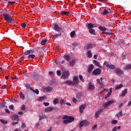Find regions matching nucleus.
<instances>
[{"instance_id": "nucleus-54", "label": "nucleus", "mask_w": 131, "mask_h": 131, "mask_svg": "<svg viewBox=\"0 0 131 131\" xmlns=\"http://www.w3.org/2000/svg\"><path fill=\"white\" fill-rule=\"evenodd\" d=\"M57 75H58V76H61V71H60V70H58V71H57Z\"/></svg>"}, {"instance_id": "nucleus-27", "label": "nucleus", "mask_w": 131, "mask_h": 131, "mask_svg": "<svg viewBox=\"0 0 131 131\" xmlns=\"http://www.w3.org/2000/svg\"><path fill=\"white\" fill-rule=\"evenodd\" d=\"M93 63L96 66L101 67V64H100V62H98L97 60H94Z\"/></svg>"}, {"instance_id": "nucleus-36", "label": "nucleus", "mask_w": 131, "mask_h": 131, "mask_svg": "<svg viewBox=\"0 0 131 131\" xmlns=\"http://www.w3.org/2000/svg\"><path fill=\"white\" fill-rule=\"evenodd\" d=\"M48 41V40L47 39H43V40H41V45L42 46H43L44 45H46V43H47V42Z\"/></svg>"}, {"instance_id": "nucleus-26", "label": "nucleus", "mask_w": 131, "mask_h": 131, "mask_svg": "<svg viewBox=\"0 0 131 131\" xmlns=\"http://www.w3.org/2000/svg\"><path fill=\"white\" fill-rule=\"evenodd\" d=\"M12 119L18 121V120H19V116H18V115H14L12 117Z\"/></svg>"}, {"instance_id": "nucleus-61", "label": "nucleus", "mask_w": 131, "mask_h": 131, "mask_svg": "<svg viewBox=\"0 0 131 131\" xmlns=\"http://www.w3.org/2000/svg\"><path fill=\"white\" fill-rule=\"evenodd\" d=\"M15 2H8V4L10 5V4H11V5H14V4H15Z\"/></svg>"}, {"instance_id": "nucleus-31", "label": "nucleus", "mask_w": 131, "mask_h": 131, "mask_svg": "<svg viewBox=\"0 0 131 131\" xmlns=\"http://www.w3.org/2000/svg\"><path fill=\"white\" fill-rule=\"evenodd\" d=\"M19 96L20 99H21V100H24V99H25V96L24 95V94H23V93H19Z\"/></svg>"}, {"instance_id": "nucleus-35", "label": "nucleus", "mask_w": 131, "mask_h": 131, "mask_svg": "<svg viewBox=\"0 0 131 131\" xmlns=\"http://www.w3.org/2000/svg\"><path fill=\"white\" fill-rule=\"evenodd\" d=\"M122 86H123V84H120V85H118L116 86L115 90H119V89H121V88H122Z\"/></svg>"}, {"instance_id": "nucleus-45", "label": "nucleus", "mask_w": 131, "mask_h": 131, "mask_svg": "<svg viewBox=\"0 0 131 131\" xmlns=\"http://www.w3.org/2000/svg\"><path fill=\"white\" fill-rule=\"evenodd\" d=\"M117 117H119L120 116H122V112L120 111L116 115Z\"/></svg>"}, {"instance_id": "nucleus-41", "label": "nucleus", "mask_w": 131, "mask_h": 131, "mask_svg": "<svg viewBox=\"0 0 131 131\" xmlns=\"http://www.w3.org/2000/svg\"><path fill=\"white\" fill-rule=\"evenodd\" d=\"M71 37H74L75 36V31H73L70 33Z\"/></svg>"}, {"instance_id": "nucleus-24", "label": "nucleus", "mask_w": 131, "mask_h": 131, "mask_svg": "<svg viewBox=\"0 0 131 131\" xmlns=\"http://www.w3.org/2000/svg\"><path fill=\"white\" fill-rule=\"evenodd\" d=\"M60 14H61V15H66V16H69L70 13L67 11H61Z\"/></svg>"}, {"instance_id": "nucleus-21", "label": "nucleus", "mask_w": 131, "mask_h": 131, "mask_svg": "<svg viewBox=\"0 0 131 131\" xmlns=\"http://www.w3.org/2000/svg\"><path fill=\"white\" fill-rule=\"evenodd\" d=\"M89 90L90 91H94L95 90V86L92 84V83H89Z\"/></svg>"}, {"instance_id": "nucleus-39", "label": "nucleus", "mask_w": 131, "mask_h": 131, "mask_svg": "<svg viewBox=\"0 0 131 131\" xmlns=\"http://www.w3.org/2000/svg\"><path fill=\"white\" fill-rule=\"evenodd\" d=\"M45 99H47V97L46 96L40 97L38 99V101H43Z\"/></svg>"}, {"instance_id": "nucleus-19", "label": "nucleus", "mask_w": 131, "mask_h": 131, "mask_svg": "<svg viewBox=\"0 0 131 131\" xmlns=\"http://www.w3.org/2000/svg\"><path fill=\"white\" fill-rule=\"evenodd\" d=\"M89 33H90L91 34H93V35H96V30H95V29H89Z\"/></svg>"}, {"instance_id": "nucleus-12", "label": "nucleus", "mask_w": 131, "mask_h": 131, "mask_svg": "<svg viewBox=\"0 0 131 131\" xmlns=\"http://www.w3.org/2000/svg\"><path fill=\"white\" fill-rule=\"evenodd\" d=\"M64 84H69V85H74V83L72 81L67 80L64 82Z\"/></svg>"}, {"instance_id": "nucleus-9", "label": "nucleus", "mask_w": 131, "mask_h": 131, "mask_svg": "<svg viewBox=\"0 0 131 131\" xmlns=\"http://www.w3.org/2000/svg\"><path fill=\"white\" fill-rule=\"evenodd\" d=\"M54 29L55 31H57V32H61L63 30L58 25H55Z\"/></svg>"}, {"instance_id": "nucleus-18", "label": "nucleus", "mask_w": 131, "mask_h": 131, "mask_svg": "<svg viewBox=\"0 0 131 131\" xmlns=\"http://www.w3.org/2000/svg\"><path fill=\"white\" fill-rule=\"evenodd\" d=\"M96 81L97 84H99L101 86H104V82H101L99 79H97Z\"/></svg>"}, {"instance_id": "nucleus-64", "label": "nucleus", "mask_w": 131, "mask_h": 131, "mask_svg": "<svg viewBox=\"0 0 131 131\" xmlns=\"http://www.w3.org/2000/svg\"><path fill=\"white\" fill-rule=\"evenodd\" d=\"M97 58H98V55H95L94 56V58L96 60H97Z\"/></svg>"}, {"instance_id": "nucleus-49", "label": "nucleus", "mask_w": 131, "mask_h": 131, "mask_svg": "<svg viewBox=\"0 0 131 131\" xmlns=\"http://www.w3.org/2000/svg\"><path fill=\"white\" fill-rule=\"evenodd\" d=\"M26 89H30L31 90V89H32L31 88V86L30 85V84H26Z\"/></svg>"}, {"instance_id": "nucleus-55", "label": "nucleus", "mask_w": 131, "mask_h": 131, "mask_svg": "<svg viewBox=\"0 0 131 131\" xmlns=\"http://www.w3.org/2000/svg\"><path fill=\"white\" fill-rule=\"evenodd\" d=\"M26 26H27V25H26V24L25 23H24L21 24V27H23L24 28H25V27H26Z\"/></svg>"}, {"instance_id": "nucleus-63", "label": "nucleus", "mask_w": 131, "mask_h": 131, "mask_svg": "<svg viewBox=\"0 0 131 131\" xmlns=\"http://www.w3.org/2000/svg\"><path fill=\"white\" fill-rule=\"evenodd\" d=\"M65 103V101H64V99H62L60 101V104L62 105V104H64Z\"/></svg>"}, {"instance_id": "nucleus-60", "label": "nucleus", "mask_w": 131, "mask_h": 131, "mask_svg": "<svg viewBox=\"0 0 131 131\" xmlns=\"http://www.w3.org/2000/svg\"><path fill=\"white\" fill-rule=\"evenodd\" d=\"M55 64H56L57 65H59V64H60V63L59 62V60H56L55 61Z\"/></svg>"}, {"instance_id": "nucleus-3", "label": "nucleus", "mask_w": 131, "mask_h": 131, "mask_svg": "<svg viewBox=\"0 0 131 131\" xmlns=\"http://www.w3.org/2000/svg\"><path fill=\"white\" fill-rule=\"evenodd\" d=\"M101 73H102V71H101V69L98 68L93 71L92 75H94V76H96V75H100Z\"/></svg>"}, {"instance_id": "nucleus-44", "label": "nucleus", "mask_w": 131, "mask_h": 131, "mask_svg": "<svg viewBox=\"0 0 131 131\" xmlns=\"http://www.w3.org/2000/svg\"><path fill=\"white\" fill-rule=\"evenodd\" d=\"M1 122H2V123H3V124H7V123H8V121H5L3 119H1L0 120Z\"/></svg>"}, {"instance_id": "nucleus-51", "label": "nucleus", "mask_w": 131, "mask_h": 131, "mask_svg": "<svg viewBox=\"0 0 131 131\" xmlns=\"http://www.w3.org/2000/svg\"><path fill=\"white\" fill-rule=\"evenodd\" d=\"M89 124H90V122L84 120V125H89Z\"/></svg>"}, {"instance_id": "nucleus-56", "label": "nucleus", "mask_w": 131, "mask_h": 131, "mask_svg": "<svg viewBox=\"0 0 131 131\" xmlns=\"http://www.w3.org/2000/svg\"><path fill=\"white\" fill-rule=\"evenodd\" d=\"M43 104L46 107L50 106V103L49 102H43Z\"/></svg>"}, {"instance_id": "nucleus-2", "label": "nucleus", "mask_w": 131, "mask_h": 131, "mask_svg": "<svg viewBox=\"0 0 131 131\" xmlns=\"http://www.w3.org/2000/svg\"><path fill=\"white\" fill-rule=\"evenodd\" d=\"M70 75V72L69 71H65L62 73L61 77L63 78V79H68Z\"/></svg>"}, {"instance_id": "nucleus-25", "label": "nucleus", "mask_w": 131, "mask_h": 131, "mask_svg": "<svg viewBox=\"0 0 131 131\" xmlns=\"http://www.w3.org/2000/svg\"><path fill=\"white\" fill-rule=\"evenodd\" d=\"M76 61L75 59H73L70 62V66H74L75 65V62Z\"/></svg>"}, {"instance_id": "nucleus-16", "label": "nucleus", "mask_w": 131, "mask_h": 131, "mask_svg": "<svg viewBox=\"0 0 131 131\" xmlns=\"http://www.w3.org/2000/svg\"><path fill=\"white\" fill-rule=\"evenodd\" d=\"M106 67L107 68H110V69H115V66L113 64H109V63H107Z\"/></svg>"}, {"instance_id": "nucleus-43", "label": "nucleus", "mask_w": 131, "mask_h": 131, "mask_svg": "<svg viewBox=\"0 0 131 131\" xmlns=\"http://www.w3.org/2000/svg\"><path fill=\"white\" fill-rule=\"evenodd\" d=\"M6 105L5 102L0 103V108H4Z\"/></svg>"}, {"instance_id": "nucleus-10", "label": "nucleus", "mask_w": 131, "mask_h": 131, "mask_svg": "<svg viewBox=\"0 0 131 131\" xmlns=\"http://www.w3.org/2000/svg\"><path fill=\"white\" fill-rule=\"evenodd\" d=\"M33 53H34V50H28L24 53V55L25 56H28L30 54H33Z\"/></svg>"}, {"instance_id": "nucleus-40", "label": "nucleus", "mask_w": 131, "mask_h": 131, "mask_svg": "<svg viewBox=\"0 0 131 131\" xmlns=\"http://www.w3.org/2000/svg\"><path fill=\"white\" fill-rule=\"evenodd\" d=\"M104 34H105L106 35H112L113 34V33L112 32H102Z\"/></svg>"}, {"instance_id": "nucleus-42", "label": "nucleus", "mask_w": 131, "mask_h": 131, "mask_svg": "<svg viewBox=\"0 0 131 131\" xmlns=\"http://www.w3.org/2000/svg\"><path fill=\"white\" fill-rule=\"evenodd\" d=\"M70 117H72L71 116H68L67 115H64L62 117V119H69L70 118Z\"/></svg>"}, {"instance_id": "nucleus-14", "label": "nucleus", "mask_w": 131, "mask_h": 131, "mask_svg": "<svg viewBox=\"0 0 131 131\" xmlns=\"http://www.w3.org/2000/svg\"><path fill=\"white\" fill-rule=\"evenodd\" d=\"M84 109H85V104H83L80 106L79 110H80V113H83V111H84Z\"/></svg>"}, {"instance_id": "nucleus-4", "label": "nucleus", "mask_w": 131, "mask_h": 131, "mask_svg": "<svg viewBox=\"0 0 131 131\" xmlns=\"http://www.w3.org/2000/svg\"><path fill=\"white\" fill-rule=\"evenodd\" d=\"M73 121H74V117H71L69 119L63 120V122L64 124H68L69 123L73 122Z\"/></svg>"}, {"instance_id": "nucleus-11", "label": "nucleus", "mask_w": 131, "mask_h": 131, "mask_svg": "<svg viewBox=\"0 0 131 131\" xmlns=\"http://www.w3.org/2000/svg\"><path fill=\"white\" fill-rule=\"evenodd\" d=\"M45 91H46L47 93H51V92L53 91V88L50 86L46 87L43 89V92H45Z\"/></svg>"}, {"instance_id": "nucleus-62", "label": "nucleus", "mask_w": 131, "mask_h": 131, "mask_svg": "<svg viewBox=\"0 0 131 131\" xmlns=\"http://www.w3.org/2000/svg\"><path fill=\"white\" fill-rule=\"evenodd\" d=\"M112 131H117V127H114L113 128Z\"/></svg>"}, {"instance_id": "nucleus-37", "label": "nucleus", "mask_w": 131, "mask_h": 131, "mask_svg": "<svg viewBox=\"0 0 131 131\" xmlns=\"http://www.w3.org/2000/svg\"><path fill=\"white\" fill-rule=\"evenodd\" d=\"M59 103V99L56 98L53 100V104H55V105Z\"/></svg>"}, {"instance_id": "nucleus-5", "label": "nucleus", "mask_w": 131, "mask_h": 131, "mask_svg": "<svg viewBox=\"0 0 131 131\" xmlns=\"http://www.w3.org/2000/svg\"><path fill=\"white\" fill-rule=\"evenodd\" d=\"M115 72L119 75H123V74H124L123 71L121 70V69H120V68H116L115 70Z\"/></svg>"}, {"instance_id": "nucleus-46", "label": "nucleus", "mask_w": 131, "mask_h": 131, "mask_svg": "<svg viewBox=\"0 0 131 131\" xmlns=\"http://www.w3.org/2000/svg\"><path fill=\"white\" fill-rule=\"evenodd\" d=\"M117 120H113L112 121H111V123L112 124H117Z\"/></svg>"}, {"instance_id": "nucleus-13", "label": "nucleus", "mask_w": 131, "mask_h": 131, "mask_svg": "<svg viewBox=\"0 0 131 131\" xmlns=\"http://www.w3.org/2000/svg\"><path fill=\"white\" fill-rule=\"evenodd\" d=\"M94 67H95L94 66L93 64H91L89 67V68H88V73H91L92 72V71H93V69H94Z\"/></svg>"}, {"instance_id": "nucleus-59", "label": "nucleus", "mask_w": 131, "mask_h": 131, "mask_svg": "<svg viewBox=\"0 0 131 131\" xmlns=\"http://www.w3.org/2000/svg\"><path fill=\"white\" fill-rule=\"evenodd\" d=\"M73 103H76L77 102V100H76V98H73Z\"/></svg>"}, {"instance_id": "nucleus-7", "label": "nucleus", "mask_w": 131, "mask_h": 131, "mask_svg": "<svg viewBox=\"0 0 131 131\" xmlns=\"http://www.w3.org/2000/svg\"><path fill=\"white\" fill-rule=\"evenodd\" d=\"M54 109H55V107L52 106H49V107H46L44 111L45 112H46V113H49V112H52V111H53Z\"/></svg>"}, {"instance_id": "nucleus-50", "label": "nucleus", "mask_w": 131, "mask_h": 131, "mask_svg": "<svg viewBox=\"0 0 131 131\" xmlns=\"http://www.w3.org/2000/svg\"><path fill=\"white\" fill-rule=\"evenodd\" d=\"M79 77L80 80H81V81L84 82V79H83V77L82 75H79Z\"/></svg>"}, {"instance_id": "nucleus-1", "label": "nucleus", "mask_w": 131, "mask_h": 131, "mask_svg": "<svg viewBox=\"0 0 131 131\" xmlns=\"http://www.w3.org/2000/svg\"><path fill=\"white\" fill-rule=\"evenodd\" d=\"M3 18L8 22V23H12L13 22V19H12V16L10 14L7 13H4L3 14Z\"/></svg>"}, {"instance_id": "nucleus-20", "label": "nucleus", "mask_w": 131, "mask_h": 131, "mask_svg": "<svg viewBox=\"0 0 131 131\" xmlns=\"http://www.w3.org/2000/svg\"><path fill=\"white\" fill-rule=\"evenodd\" d=\"M126 94H127V89H125L122 92L121 96L122 97H125L126 96Z\"/></svg>"}, {"instance_id": "nucleus-52", "label": "nucleus", "mask_w": 131, "mask_h": 131, "mask_svg": "<svg viewBox=\"0 0 131 131\" xmlns=\"http://www.w3.org/2000/svg\"><path fill=\"white\" fill-rule=\"evenodd\" d=\"M21 128H25V127H26V125L25 124V123L24 122L21 123Z\"/></svg>"}, {"instance_id": "nucleus-28", "label": "nucleus", "mask_w": 131, "mask_h": 131, "mask_svg": "<svg viewBox=\"0 0 131 131\" xmlns=\"http://www.w3.org/2000/svg\"><path fill=\"white\" fill-rule=\"evenodd\" d=\"M31 91H32L34 94H36V95H38V94L39 93V91L37 89L34 90V89H33V88H31Z\"/></svg>"}, {"instance_id": "nucleus-15", "label": "nucleus", "mask_w": 131, "mask_h": 131, "mask_svg": "<svg viewBox=\"0 0 131 131\" xmlns=\"http://www.w3.org/2000/svg\"><path fill=\"white\" fill-rule=\"evenodd\" d=\"M113 103H114V101H112V100L109 101L104 104V106L105 107H107V106H110V105H112Z\"/></svg>"}, {"instance_id": "nucleus-33", "label": "nucleus", "mask_w": 131, "mask_h": 131, "mask_svg": "<svg viewBox=\"0 0 131 131\" xmlns=\"http://www.w3.org/2000/svg\"><path fill=\"white\" fill-rule=\"evenodd\" d=\"M124 69H125L126 70L131 69V64H127L124 67Z\"/></svg>"}, {"instance_id": "nucleus-17", "label": "nucleus", "mask_w": 131, "mask_h": 131, "mask_svg": "<svg viewBox=\"0 0 131 131\" xmlns=\"http://www.w3.org/2000/svg\"><path fill=\"white\" fill-rule=\"evenodd\" d=\"M64 60H67L68 62H69L71 60V56L70 55H64L63 56Z\"/></svg>"}, {"instance_id": "nucleus-38", "label": "nucleus", "mask_w": 131, "mask_h": 131, "mask_svg": "<svg viewBox=\"0 0 131 131\" xmlns=\"http://www.w3.org/2000/svg\"><path fill=\"white\" fill-rule=\"evenodd\" d=\"M99 29L101 31H105L107 30V29L105 27H99Z\"/></svg>"}, {"instance_id": "nucleus-22", "label": "nucleus", "mask_w": 131, "mask_h": 131, "mask_svg": "<svg viewBox=\"0 0 131 131\" xmlns=\"http://www.w3.org/2000/svg\"><path fill=\"white\" fill-rule=\"evenodd\" d=\"M86 27L88 29H92V28H94V25L92 23L88 24Z\"/></svg>"}, {"instance_id": "nucleus-6", "label": "nucleus", "mask_w": 131, "mask_h": 131, "mask_svg": "<svg viewBox=\"0 0 131 131\" xmlns=\"http://www.w3.org/2000/svg\"><path fill=\"white\" fill-rule=\"evenodd\" d=\"M103 110L100 109L99 111H97L95 114V118H99L100 117V115L102 114V112H103Z\"/></svg>"}, {"instance_id": "nucleus-8", "label": "nucleus", "mask_w": 131, "mask_h": 131, "mask_svg": "<svg viewBox=\"0 0 131 131\" xmlns=\"http://www.w3.org/2000/svg\"><path fill=\"white\" fill-rule=\"evenodd\" d=\"M95 47H96L95 45L92 44V43H89L86 45L85 49L86 50H90L91 49H93V48H95Z\"/></svg>"}, {"instance_id": "nucleus-30", "label": "nucleus", "mask_w": 131, "mask_h": 131, "mask_svg": "<svg viewBox=\"0 0 131 131\" xmlns=\"http://www.w3.org/2000/svg\"><path fill=\"white\" fill-rule=\"evenodd\" d=\"M62 35V34L60 33L59 34H57L56 35H53L52 36V38H57V37H59V36H61Z\"/></svg>"}, {"instance_id": "nucleus-58", "label": "nucleus", "mask_w": 131, "mask_h": 131, "mask_svg": "<svg viewBox=\"0 0 131 131\" xmlns=\"http://www.w3.org/2000/svg\"><path fill=\"white\" fill-rule=\"evenodd\" d=\"M123 104L122 103H119L118 104V108L120 109V108H121V107H122Z\"/></svg>"}, {"instance_id": "nucleus-34", "label": "nucleus", "mask_w": 131, "mask_h": 131, "mask_svg": "<svg viewBox=\"0 0 131 131\" xmlns=\"http://www.w3.org/2000/svg\"><path fill=\"white\" fill-rule=\"evenodd\" d=\"M87 55L88 58H92V57H93V55H92V52H91V51H88Z\"/></svg>"}, {"instance_id": "nucleus-29", "label": "nucleus", "mask_w": 131, "mask_h": 131, "mask_svg": "<svg viewBox=\"0 0 131 131\" xmlns=\"http://www.w3.org/2000/svg\"><path fill=\"white\" fill-rule=\"evenodd\" d=\"M28 59H34L35 58V55L34 54H30L29 56H27Z\"/></svg>"}, {"instance_id": "nucleus-57", "label": "nucleus", "mask_w": 131, "mask_h": 131, "mask_svg": "<svg viewBox=\"0 0 131 131\" xmlns=\"http://www.w3.org/2000/svg\"><path fill=\"white\" fill-rule=\"evenodd\" d=\"M9 108L11 109V110H14V105H11L10 106H9Z\"/></svg>"}, {"instance_id": "nucleus-48", "label": "nucleus", "mask_w": 131, "mask_h": 131, "mask_svg": "<svg viewBox=\"0 0 131 131\" xmlns=\"http://www.w3.org/2000/svg\"><path fill=\"white\" fill-rule=\"evenodd\" d=\"M111 96V92H108L106 96L105 97V99H107V98H109Z\"/></svg>"}, {"instance_id": "nucleus-23", "label": "nucleus", "mask_w": 131, "mask_h": 131, "mask_svg": "<svg viewBox=\"0 0 131 131\" xmlns=\"http://www.w3.org/2000/svg\"><path fill=\"white\" fill-rule=\"evenodd\" d=\"M73 81L74 84H77L78 83V78L76 76L74 77L73 79Z\"/></svg>"}, {"instance_id": "nucleus-32", "label": "nucleus", "mask_w": 131, "mask_h": 131, "mask_svg": "<svg viewBox=\"0 0 131 131\" xmlns=\"http://www.w3.org/2000/svg\"><path fill=\"white\" fill-rule=\"evenodd\" d=\"M83 125H84V121H82L81 122H80L78 126L80 127V128H81Z\"/></svg>"}, {"instance_id": "nucleus-53", "label": "nucleus", "mask_w": 131, "mask_h": 131, "mask_svg": "<svg viewBox=\"0 0 131 131\" xmlns=\"http://www.w3.org/2000/svg\"><path fill=\"white\" fill-rule=\"evenodd\" d=\"M26 109V107H25V105L23 104L21 106V110H25Z\"/></svg>"}, {"instance_id": "nucleus-47", "label": "nucleus", "mask_w": 131, "mask_h": 131, "mask_svg": "<svg viewBox=\"0 0 131 131\" xmlns=\"http://www.w3.org/2000/svg\"><path fill=\"white\" fill-rule=\"evenodd\" d=\"M107 14H109V11H107V10L105 9L103 11V15H107Z\"/></svg>"}]
</instances>
